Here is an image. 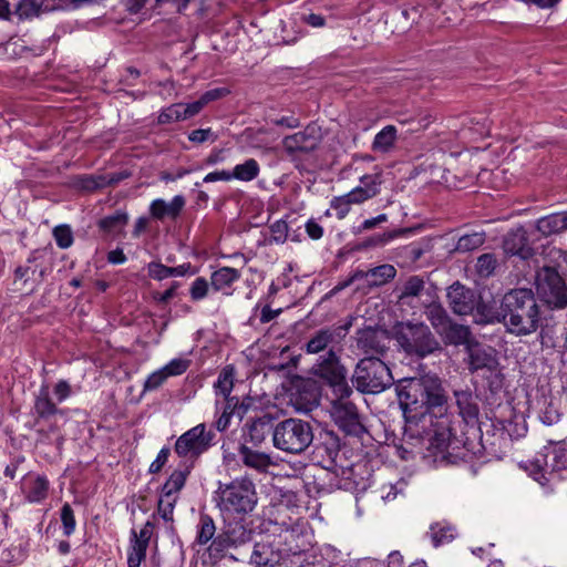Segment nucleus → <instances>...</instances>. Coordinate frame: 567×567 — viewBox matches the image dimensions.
<instances>
[{"instance_id":"7ed1b4c3","label":"nucleus","mask_w":567,"mask_h":567,"mask_svg":"<svg viewBox=\"0 0 567 567\" xmlns=\"http://www.w3.org/2000/svg\"><path fill=\"white\" fill-rule=\"evenodd\" d=\"M216 507L224 516L247 515L258 502L256 486L247 477H236L228 483H218L214 496Z\"/></svg>"},{"instance_id":"6e6d98bb","label":"nucleus","mask_w":567,"mask_h":567,"mask_svg":"<svg viewBox=\"0 0 567 567\" xmlns=\"http://www.w3.org/2000/svg\"><path fill=\"white\" fill-rule=\"evenodd\" d=\"M260 311L258 320L261 324L268 323L276 319L282 311L281 308L279 309H271L269 306H264L260 308V305L257 303L252 309V315L249 318V323L254 324L255 320L257 319V312Z\"/></svg>"},{"instance_id":"4d7b16f0","label":"nucleus","mask_w":567,"mask_h":567,"mask_svg":"<svg viewBox=\"0 0 567 567\" xmlns=\"http://www.w3.org/2000/svg\"><path fill=\"white\" fill-rule=\"evenodd\" d=\"M178 121H184L182 103H174L168 107L163 109L157 117L158 124H169Z\"/></svg>"},{"instance_id":"ddd939ff","label":"nucleus","mask_w":567,"mask_h":567,"mask_svg":"<svg viewBox=\"0 0 567 567\" xmlns=\"http://www.w3.org/2000/svg\"><path fill=\"white\" fill-rule=\"evenodd\" d=\"M214 433L198 424L177 439L174 450L178 456L193 461L212 445Z\"/></svg>"},{"instance_id":"a18cd8bd","label":"nucleus","mask_w":567,"mask_h":567,"mask_svg":"<svg viewBox=\"0 0 567 567\" xmlns=\"http://www.w3.org/2000/svg\"><path fill=\"white\" fill-rule=\"evenodd\" d=\"M270 237L268 244H285L288 239L289 226L285 219H278L269 226Z\"/></svg>"},{"instance_id":"412c9836","label":"nucleus","mask_w":567,"mask_h":567,"mask_svg":"<svg viewBox=\"0 0 567 567\" xmlns=\"http://www.w3.org/2000/svg\"><path fill=\"white\" fill-rule=\"evenodd\" d=\"M313 455L318 458V463L322 467L332 472L341 463L338 439L330 436L318 444L315 449Z\"/></svg>"},{"instance_id":"0e129e2a","label":"nucleus","mask_w":567,"mask_h":567,"mask_svg":"<svg viewBox=\"0 0 567 567\" xmlns=\"http://www.w3.org/2000/svg\"><path fill=\"white\" fill-rule=\"evenodd\" d=\"M406 483L403 480L398 481L395 484H386L380 488L381 498L384 502H390L395 499V497L401 494L405 487Z\"/></svg>"},{"instance_id":"4468645a","label":"nucleus","mask_w":567,"mask_h":567,"mask_svg":"<svg viewBox=\"0 0 567 567\" xmlns=\"http://www.w3.org/2000/svg\"><path fill=\"white\" fill-rule=\"evenodd\" d=\"M346 337V332L341 327H327L317 330L307 341L305 351L308 354H318L328 350L342 351V340Z\"/></svg>"},{"instance_id":"58836bf2","label":"nucleus","mask_w":567,"mask_h":567,"mask_svg":"<svg viewBox=\"0 0 567 567\" xmlns=\"http://www.w3.org/2000/svg\"><path fill=\"white\" fill-rule=\"evenodd\" d=\"M396 127L394 125L384 126L372 142V148L377 152L386 153L389 152L396 141Z\"/></svg>"},{"instance_id":"e433bc0d","label":"nucleus","mask_w":567,"mask_h":567,"mask_svg":"<svg viewBox=\"0 0 567 567\" xmlns=\"http://www.w3.org/2000/svg\"><path fill=\"white\" fill-rule=\"evenodd\" d=\"M444 334L446 342L455 346L460 344H473L474 342L471 340V331L467 327L457 323H451L444 328L441 332Z\"/></svg>"},{"instance_id":"864d4df0","label":"nucleus","mask_w":567,"mask_h":567,"mask_svg":"<svg viewBox=\"0 0 567 567\" xmlns=\"http://www.w3.org/2000/svg\"><path fill=\"white\" fill-rule=\"evenodd\" d=\"M409 386L422 388L423 390H439L441 388V381L436 374L426 373L420 378H410Z\"/></svg>"},{"instance_id":"423d86ee","label":"nucleus","mask_w":567,"mask_h":567,"mask_svg":"<svg viewBox=\"0 0 567 567\" xmlns=\"http://www.w3.org/2000/svg\"><path fill=\"white\" fill-rule=\"evenodd\" d=\"M312 425L297 417L276 423L274 446L281 452L298 455L305 452L313 441Z\"/></svg>"},{"instance_id":"3c124183","label":"nucleus","mask_w":567,"mask_h":567,"mask_svg":"<svg viewBox=\"0 0 567 567\" xmlns=\"http://www.w3.org/2000/svg\"><path fill=\"white\" fill-rule=\"evenodd\" d=\"M485 241L484 235L474 233L464 235L458 238L455 249L457 251L466 252L481 247Z\"/></svg>"},{"instance_id":"5fc2aeb1","label":"nucleus","mask_w":567,"mask_h":567,"mask_svg":"<svg viewBox=\"0 0 567 567\" xmlns=\"http://www.w3.org/2000/svg\"><path fill=\"white\" fill-rule=\"evenodd\" d=\"M426 396V408H429L427 414L434 416H442L446 411V398L442 392H433Z\"/></svg>"},{"instance_id":"cd10ccee","label":"nucleus","mask_w":567,"mask_h":567,"mask_svg":"<svg viewBox=\"0 0 567 567\" xmlns=\"http://www.w3.org/2000/svg\"><path fill=\"white\" fill-rule=\"evenodd\" d=\"M504 249L507 254L518 256L522 259H528L533 255V249L528 246L523 229L513 230L506 235Z\"/></svg>"},{"instance_id":"aec40b11","label":"nucleus","mask_w":567,"mask_h":567,"mask_svg":"<svg viewBox=\"0 0 567 567\" xmlns=\"http://www.w3.org/2000/svg\"><path fill=\"white\" fill-rule=\"evenodd\" d=\"M38 260V251H32L25 265L19 266L14 271L16 280H21L24 286L30 285V290L40 285L47 274L45 268L33 265Z\"/></svg>"},{"instance_id":"473e14b6","label":"nucleus","mask_w":567,"mask_h":567,"mask_svg":"<svg viewBox=\"0 0 567 567\" xmlns=\"http://www.w3.org/2000/svg\"><path fill=\"white\" fill-rule=\"evenodd\" d=\"M365 275L369 287H380L394 279L396 269L392 265L383 264L367 270Z\"/></svg>"},{"instance_id":"774afa93","label":"nucleus","mask_w":567,"mask_h":567,"mask_svg":"<svg viewBox=\"0 0 567 567\" xmlns=\"http://www.w3.org/2000/svg\"><path fill=\"white\" fill-rule=\"evenodd\" d=\"M352 203L347 198V194L334 197L331 200V208L337 212L339 218H344L350 212Z\"/></svg>"},{"instance_id":"7c9ffc66","label":"nucleus","mask_w":567,"mask_h":567,"mask_svg":"<svg viewBox=\"0 0 567 567\" xmlns=\"http://www.w3.org/2000/svg\"><path fill=\"white\" fill-rule=\"evenodd\" d=\"M239 455L243 463L258 472H266L267 468L272 465V461L269 454L265 452L254 451L252 449L241 445L239 447Z\"/></svg>"},{"instance_id":"20e7f679","label":"nucleus","mask_w":567,"mask_h":567,"mask_svg":"<svg viewBox=\"0 0 567 567\" xmlns=\"http://www.w3.org/2000/svg\"><path fill=\"white\" fill-rule=\"evenodd\" d=\"M467 364L476 390H501L504 374L496 351L478 342L467 344Z\"/></svg>"},{"instance_id":"ea45409f","label":"nucleus","mask_w":567,"mask_h":567,"mask_svg":"<svg viewBox=\"0 0 567 567\" xmlns=\"http://www.w3.org/2000/svg\"><path fill=\"white\" fill-rule=\"evenodd\" d=\"M260 172V166L255 158H248L243 164H238L230 172L231 179L240 182H250L255 179Z\"/></svg>"},{"instance_id":"a878e982","label":"nucleus","mask_w":567,"mask_h":567,"mask_svg":"<svg viewBox=\"0 0 567 567\" xmlns=\"http://www.w3.org/2000/svg\"><path fill=\"white\" fill-rule=\"evenodd\" d=\"M540 411V420L544 424L553 425L560 419V395L554 392H542L537 399Z\"/></svg>"},{"instance_id":"b1692460","label":"nucleus","mask_w":567,"mask_h":567,"mask_svg":"<svg viewBox=\"0 0 567 567\" xmlns=\"http://www.w3.org/2000/svg\"><path fill=\"white\" fill-rule=\"evenodd\" d=\"M185 197L176 195L171 202L162 198L154 199L150 205V214L153 218L163 220L164 218L176 219L185 206Z\"/></svg>"},{"instance_id":"79ce46f5","label":"nucleus","mask_w":567,"mask_h":567,"mask_svg":"<svg viewBox=\"0 0 567 567\" xmlns=\"http://www.w3.org/2000/svg\"><path fill=\"white\" fill-rule=\"evenodd\" d=\"M548 456L550 467V474L558 473L560 471H567V446L566 445H558L553 447L548 453H546Z\"/></svg>"},{"instance_id":"72a5a7b5","label":"nucleus","mask_w":567,"mask_h":567,"mask_svg":"<svg viewBox=\"0 0 567 567\" xmlns=\"http://www.w3.org/2000/svg\"><path fill=\"white\" fill-rule=\"evenodd\" d=\"M128 221V215L123 210H116L99 220V228L105 234L118 235Z\"/></svg>"},{"instance_id":"dca6fc26","label":"nucleus","mask_w":567,"mask_h":567,"mask_svg":"<svg viewBox=\"0 0 567 567\" xmlns=\"http://www.w3.org/2000/svg\"><path fill=\"white\" fill-rule=\"evenodd\" d=\"M362 465H343L342 462L332 471L334 485L344 491L359 492L367 488L365 478L361 475Z\"/></svg>"},{"instance_id":"f8f14e48","label":"nucleus","mask_w":567,"mask_h":567,"mask_svg":"<svg viewBox=\"0 0 567 567\" xmlns=\"http://www.w3.org/2000/svg\"><path fill=\"white\" fill-rule=\"evenodd\" d=\"M310 373L329 388L349 390L347 388V369L341 363L339 350H332L321 355L311 367Z\"/></svg>"},{"instance_id":"a211bd4d","label":"nucleus","mask_w":567,"mask_h":567,"mask_svg":"<svg viewBox=\"0 0 567 567\" xmlns=\"http://www.w3.org/2000/svg\"><path fill=\"white\" fill-rule=\"evenodd\" d=\"M400 406L406 417L422 419L429 413L426 396L433 392H396Z\"/></svg>"},{"instance_id":"c756f323","label":"nucleus","mask_w":567,"mask_h":567,"mask_svg":"<svg viewBox=\"0 0 567 567\" xmlns=\"http://www.w3.org/2000/svg\"><path fill=\"white\" fill-rule=\"evenodd\" d=\"M321 392H289V403L298 413L308 414L320 405Z\"/></svg>"},{"instance_id":"052dcab7","label":"nucleus","mask_w":567,"mask_h":567,"mask_svg":"<svg viewBox=\"0 0 567 567\" xmlns=\"http://www.w3.org/2000/svg\"><path fill=\"white\" fill-rule=\"evenodd\" d=\"M61 522L63 526V534L70 536L75 530L74 512L69 503H65L61 508Z\"/></svg>"},{"instance_id":"f03ea898","label":"nucleus","mask_w":567,"mask_h":567,"mask_svg":"<svg viewBox=\"0 0 567 567\" xmlns=\"http://www.w3.org/2000/svg\"><path fill=\"white\" fill-rule=\"evenodd\" d=\"M505 326L516 336L530 334L538 328L539 311L530 289H514L502 301Z\"/></svg>"},{"instance_id":"c85d7f7f","label":"nucleus","mask_w":567,"mask_h":567,"mask_svg":"<svg viewBox=\"0 0 567 567\" xmlns=\"http://www.w3.org/2000/svg\"><path fill=\"white\" fill-rule=\"evenodd\" d=\"M537 230L544 236H551L567 230V212L554 213L536 221Z\"/></svg>"},{"instance_id":"37998d69","label":"nucleus","mask_w":567,"mask_h":567,"mask_svg":"<svg viewBox=\"0 0 567 567\" xmlns=\"http://www.w3.org/2000/svg\"><path fill=\"white\" fill-rule=\"evenodd\" d=\"M148 545L141 543L138 539L130 538V547L127 553V566L141 567V564L146 558V550Z\"/></svg>"},{"instance_id":"9d476101","label":"nucleus","mask_w":567,"mask_h":567,"mask_svg":"<svg viewBox=\"0 0 567 567\" xmlns=\"http://www.w3.org/2000/svg\"><path fill=\"white\" fill-rule=\"evenodd\" d=\"M535 285L538 297L549 307L561 309L567 306V288L556 269L542 268L536 275Z\"/></svg>"},{"instance_id":"393cba45","label":"nucleus","mask_w":567,"mask_h":567,"mask_svg":"<svg viewBox=\"0 0 567 567\" xmlns=\"http://www.w3.org/2000/svg\"><path fill=\"white\" fill-rule=\"evenodd\" d=\"M276 430V423L274 415L266 413L259 417H256L248 425V437L249 442L258 446L265 442V440L271 434L274 441V433Z\"/></svg>"},{"instance_id":"13d9d810","label":"nucleus","mask_w":567,"mask_h":567,"mask_svg":"<svg viewBox=\"0 0 567 567\" xmlns=\"http://www.w3.org/2000/svg\"><path fill=\"white\" fill-rule=\"evenodd\" d=\"M382 184L381 173L365 174L360 177V185L364 190L370 192L373 198L380 193V185Z\"/></svg>"},{"instance_id":"4c0bfd02","label":"nucleus","mask_w":567,"mask_h":567,"mask_svg":"<svg viewBox=\"0 0 567 567\" xmlns=\"http://www.w3.org/2000/svg\"><path fill=\"white\" fill-rule=\"evenodd\" d=\"M547 454H537L536 457L533 461H529L525 465H522L526 471L529 472V474L534 477L535 481L544 485L545 483L543 480H546V474H550V467L548 466Z\"/></svg>"},{"instance_id":"603ef678","label":"nucleus","mask_w":567,"mask_h":567,"mask_svg":"<svg viewBox=\"0 0 567 567\" xmlns=\"http://www.w3.org/2000/svg\"><path fill=\"white\" fill-rule=\"evenodd\" d=\"M426 317L432 323V326L437 330V332H442L444 328L449 324V319L445 311L440 306H431L426 309Z\"/></svg>"},{"instance_id":"338daca9","label":"nucleus","mask_w":567,"mask_h":567,"mask_svg":"<svg viewBox=\"0 0 567 567\" xmlns=\"http://www.w3.org/2000/svg\"><path fill=\"white\" fill-rule=\"evenodd\" d=\"M148 275L155 280H164L172 277L171 267L159 262H151L147 267Z\"/></svg>"},{"instance_id":"f257e3e1","label":"nucleus","mask_w":567,"mask_h":567,"mask_svg":"<svg viewBox=\"0 0 567 567\" xmlns=\"http://www.w3.org/2000/svg\"><path fill=\"white\" fill-rule=\"evenodd\" d=\"M487 392H454L456 396V403L460 410V415L465 422L467 430L464 432L463 445L472 453H476L475 441L478 440V445L483 450L496 453L502 442L507 441V433L504 427H495L489 422H483L480 420V402L483 398L481 394Z\"/></svg>"},{"instance_id":"c03bdc74","label":"nucleus","mask_w":567,"mask_h":567,"mask_svg":"<svg viewBox=\"0 0 567 567\" xmlns=\"http://www.w3.org/2000/svg\"><path fill=\"white\" fill-rule=\"evenodd\" d=\"M177 499L178 495H168L161 492V496L157 504V512L164 520L173 522V513Z\"/></svg>"},{"instance_id":"4be33fe9","label":"nucleus","mask_w":567,"mask_h":567,"mask_svg":"<svg viewBox=\"0 0 567 567\" xmlns=\"http://www.w3.org/2000/svg\"><path fill=\"white\" fill-rule=\"evenodd\" d=\"M388 336L374 329H365L359 333L358 348L371 357L382 354L388 349Z\"/></svg>"},{"instance_id":"a19ab883","label":"nucleus","mask_w":567,"mask_h":567,"mask_svg":"<svg viewBox=\"0 0 567 567\" xmlns=\"http://www.w3.org/2000/svg\"><path fill=\"white\" fill-rule=\"evenodd\" d=\"M215 534H216V526H215L214 519L207 514L200 515L199 524H198V532H197V536H196L197 544L200 546H204V545L208 544L209 542L212 543L213 539L216 537Z\"/></svg>"},{"instance_id":"6ab92c4d","label":"nucleus","mask_w":567,"mask_h":567,"mask_svg":"<svg viewBox=\"0 0 567 567\" xmlns=\"http://www.w3.org/2000/svg\"><path fill=\"white\" fill-rule=\"evenodd\" d=\"M50 483L44 475L29 473L21 483V489L30 503H40L48 496Z\"/></svg>"},{"instance_id":"5701e85b","label":"nucleus","mask_w":567,"mask_h":567,"mask_svg":"<svg viewBox=\"0 0 567 567\" xmlns=\"http://www.w3.org/2000/svg\"><path fill=\"white\" fill-rule=\"evenodd\" d=\"M282 559V551L269 542L256 543L250 556V564L256 567H275Z\"/></svg>"},{"instance_id":"2f4dec72","label":"nucleus","mask_w":567,"mask_h":567,"mask_svg":"<svg viewBox=\"0 0 567 567\" xmlns=\"http://www.w3.org/2000/svg\"><path fill=\"white\" fill-rule=\"evenodd\" d=\"M451 436L452 433L450 429L436 431L430 440L429 449L435 454H442V457L444 458L446 456H452L450 450L454 449L453 445L458 441L456 439L453 440Z\"/></svg>"},{"instance_id":"39448f33","label":"nucleus","mask_w":567,"mask_h":567,"mask_svg":"<svg viewBox=\"0 0 567 567\" xmlns=\"http://www.w3.org/2000/svg\"><path fill=\"white\" fill-rule=\"evenodd\" d=\"M394 338L408 355L423 359L441 349L440 342L423 322H401L395 327Z\"/></svg>"},{"instance_id":"1a4fd4ad","label":"nucleus","mask_w":567,"mask_h":567,"mask_svg":"<svg viewBox=\"0 0 567 567\" xmlns=\"http://www.w3.org/2000/svg\"><path fill=\"white\" fill-rule=\"evenodd\" d=\"M254 537V530L241 519L228 520L221 530L213 539L208 547L210 555L225 556L228 551L235 550L250 543Z\"/></svg>"},{"instance_id":"bf43d9fd","label":"nucleus","mask_w":567,"mask_h":567,"mask_svg":"<svg viewBox=\"0 0 567 567\" xmlns=\"http://www.w3.org/2000/svg\"><path fill=\"white\" fill-rule=\"evenodd\" d=\"M209 282L204 277H197L190 285L189 295L192 300L199 301L207 297L209 291Z\"/></svg>"},{"instance_id":"680f3d73","label":"nucleus","mask_w":567,"mask_h":567,"mask_svg":"<svg viewBox=\"0 0 567 567\" xmlns=\"http://www.w3.org/2000/svg\"><path fill=\"white\" fill-rule=\"evenodd\" d=\"M188 367L189 360L183 358H175L161 369L168 378L183 374L188 369Z\"/></svg>"},{"instance_id":"bb28decb","label":"nucleus","mask_w":567,"mask_h":567,"mask_svg":"<svg viewBox=\"0 0 567 567\" xmlns=\"http://www.w3.org/2000/svg\"><path fill=\"white\" fill-rule=\"evenodd\" d=\"M240 279V271L233 267H221L210 275V286L214 291L224 296L233 295V285Z\"/></svg>"},{"instance_id":"69168bd1","label":"nucleus","mask_w":567,"mask_h":567,"mask_svg":"<svg viewBox=\"0 0 567 567\" xmlns=\"http://www.w3.org/2000/svg\"><path fill=\"white\" fill-rule=\"evenodd\" d=\"M495 266H496V259L491 254H484V255L480 256L477 259V262H476L477 272L484 277L489 276L493 272V270L495 269Z\"/></svg>"},{"instance_id":"8fccbe9b","label":"nucleus","mask_w":567,"mask_h":567,"mask_svg":"<svg viewBox=\"0 0 567 567\" xmlns=\"http://www.w3.org/2000/svg\"><path fill=\"white\" fill-rule=\"evenodd\" d=\"M53 237L59 248L68 249L73 245V231L69 225L62 224L53 228Z\"/></svg>"},{"instance_id":"0eeeda50","label":"nucleus","mask_w":567,"mask_h":567,"mask_svg":"<svg viewBox=\"0 0 567 567\" xmlns=\"http://www.w3.org/2000/svg\"><path fill=\"white\" fill-rule=\"evenodd\" d=\"M352 392H332L331 398H327V411L331 419L347 434L358 435L363 431L357 405L352 402L350 394Z\"/></svg>"},{"instance_id":"de8ad7c7","label":"nucleus","mask_w":567,"mask_h":567,"mask_svg":"<svg viewBox=\"0 0 567 567\" xmlns=\"http://www.w3.org/2000/svg\"><path fill=\"white\" fill-rule=\"evenodd\" d=\"M431 536L434 546H440L445 543H450L455 537V529L452 526H442L435 524L431 526Z\"/></svg>"},{"instance_id":"2eb2a0df","label":"nucleus","mask_w":567,"mask_h":567,"mask_svg":"<svg viewBox=\"0 0 567 567\" xmlns=\"http://www.w3.org/2000/svg\"><path fill=\"white\" fill-rule=\"evenodd\" d=\"M321 141L320 127L316 124L308 125L303 131L297 132L282 140L284 150L289 155L310 153L318 147Z\"/></svg>"},{"instance_id":"c9c22d12","label":"nucleus","mask_w":567,"mask_h":567,"mask_svg":"<svg viewBox=\"0 0 567 567\" xmlns=\"http://www.w3.org/2000/svg\"><path fill=\"white\" fill-rule=\"evenodd\" d=\"M192 464H184L183 468L175 470L162 487V493L168 495H178L185 486L187 476L190 473Z\"/></svg>"},{"instance_id":"f3484780","label":"nucleus","mask_w":567,"mask_h":567,"mask_svg":"<svg viewBox=\"0 0 567 567\" xmlns=\"http://www.w3.org/2000/svg\"><path fill=\"white\" fill-rule=\"evenodd\" d=\"M447 302L452 311L458 316L470 315L475 307V297L472 290L460 282L453 284L447 289Z\"/></svg>"},{"instance_id":"49530a36","label":"nucleus","mask_w":567,"mask_h":567,"mask_svg":"<svg viewBox=\"0 0 567 567\" xmlns=\"http://www.w3.org/2000/svg\"><path fill=\"white\" fill-rule=\"evenodd\" d=\"M113 181L103 175H86L79 178L78 186L84 190L93 192L109 186Z\"/></svg>"},{"instance_id":"9b49d317","label":"nucleus","mask_w":567,"mask_h":567,"mask_svg":"<svg viewBox=\"0 0 567 567\" xmlns=\"http://www.w3.org/2000/svg\"><path fill=\"white\" fill-rule=\"evenodd\" d=\"M221 394L224 395L223 402H216L217 408L221 409V414L216 421V427L220 432L228 427L231 416L243 419L248 411L264 406V395H251L250 392L243 398L231 395V392H221Z\"/></svg>"},{"instance_id":"e2e57ef3","label":"nucleus","mask_w":567,"mask_h":567,"mask_svg":"<svg viewBox=\"0 0 567 567\" xmlns=\"http://www.w3.org/2000/svg\"><path fill=\"white\" fill-rule=\"evenodd\" d=\"M37 433L39 443H51L52 436H54L58 446H60L63 442V437L55 424H50L48 429H39Z\"/></svg>"},{"instance_id":"09e8293b","label":"nucleus","mask_w":567,"mask_h":567,"mask_svg":"<svg viewBox=\"0 0 567 567\" xmlns=\"http://www.w3.org/2000/svg\"><path fill=\"white\" fill-rule=\"evenodd\" d=\"M55 404L50 392H40L35 399L34 409L40 416L44 417L58 412Z\"/></svg>"},{"instance_id":"f704fd0d","label":"nucleus","mask_w":567,"mask_h":567,"mask_svg":"<svg viewBox=\"0 0 567 567\" xmlns=\"http://www.w3.org/2000/svg\"><path fill=\"white\" fill-rule=\"evenodd\" d=\"M425 288V282L420 276H410L399 288L398 299L401 303H409L412 298L419 297Z\"/></svg>"},{"instance_id":"6e6552de","label":"nucleus","mask_w":567,"mask_h":567,"mask_svg":"<svg viewBox=\"0 0 567 567\" xmlns=\"http://www.w3.org/2000/svg\"><path fill=\"white\" fill-rule=\"evenodd\" d=\"M353 379L357 390H386L393 382L390 369L375 357L360 360Z\"/></svg>"}]
</instances>
